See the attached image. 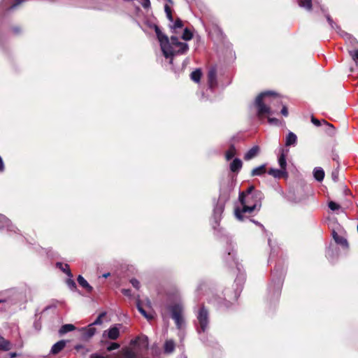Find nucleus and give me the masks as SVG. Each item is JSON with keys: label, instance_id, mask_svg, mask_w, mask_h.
Instances as JSON below:
<instances>
[{"label": "nucleus", "instance_id": "27", "mask_svg": "<svg viewBox=\"0 0 358 358\" xmlns=\"http://www.w3.org/2000/svg\"><path fill=\"white\" fill-rule=\"evenodd\" d=\"M94 326V325L92 323L88 325V327L85 329L84 335L85 338H90L95 334L96 329Z\"/></svg>", "mask_w": 358, "mask_h": 358}, {"label": "nucleus", "instance_id": "23", "mask_svg": "<svg viewBox=\"0 0 358 358\" xmlns=\"http://www.w3.org/2000/svg\"><path fill=\"white\" fill-rule=\"evenodd\" d=\"M313 176L315 179L319 182L323 180L324 178V171L321 167H316L313 170Z\"/></svg>", "mask_w": 358, "mask_h": 358}, {"label": "nucleus", "instance_id": "1", "mask_svg": "<svg viewBox=\"0 0 358 358\" xmlns=\"http://www.w3.org/2000/svg\"><path fill=\"white\" fill-rule=\"evenodd\" d=\"M224 241L226 243L227 248L222 254V260L226 266L231 268H235L237 272L234 281L236 287L234 290L229 288L225 289L223 291V297L214 296L210 299V301L217 304L220 307L229 308L237 301L242 292L245 281V273L242 264L238 262L236 257V253L231 238L227 236L224 238Z\"/></svg>", "mask_w": 358, "mask_h": 358}, {"label": "nucleus", "instance_id": "19", "mask_svg": "<svg viewBox=\"0 0 358 358\" xmlns=\"http://www.w3.org/2000/svg\"><path fill=\"white\" fill-rule=\"evenodd\" d=\"M296 141H297L296 135L294 133L289 131L287 134V135L286 136L285 145L287 147L292 146V145L294 146L296 144Z\"/></svg>", "mask_w": 358, "mask_h": 358}, {"label": "nucleus", "instance_id": "49", "mask_svg": "<svg viewBox=\"0 0 358 358\" xmlns=\"http://www.w3.org/2000/svg\"><path fill=\"white\" fill-rule=\"evenodd\" d=\"M311 122L314 125H315L317 127H319L321 124L320 121L319 120L316 119L314 116L311 117Z\"/></svg>", "mask_w": 358, "mask_h": 358}, {"label": "nucleus", "instance_id": "50", "mask_svg": "<svg viewBox=\"0 0 358 358\" xmlns=\"http://www.w3.org/2000/svg\"><path fill=\"white\" fill-rule=\"evenodd\" d=\"M206 286H207L206 284L204 282L199 284L196 289V292H201L203 289H206Z\"/></svg>", "mask_w": 358, "mask_h": 358}, {"label": "nucleus", "instance_id": "61", "mask_svg": "<svg viewBox=\"0 0 358 358\" xmlns=\"http://www.w3.org/2000/svg\"><path fill=\"white\" fill-rule=\"evenodd\" d=\"M185 358H186V357H185Z\"/></svg>", "mask_w": 358, "mask_h": 358}, {"label": "nucleus", "instance_id": "14", "mask_svg": "<svg viewBox=\"0 0 358 358\" xmlns=\"http://www.w3.org/2000/svg\"><path fill=\"white\" fill-rule=\"evenodd\" d=\"M7 228L9 231H13L17 233L19 231L17 227L12 224L10 220L8 219L5 215L0 214V229Z\"/></svg>", "mask_w": 358, "mask_h": 358}, {"label": "nucleus", "instance_id": "22", "mask_svg": "<svg viewBox=\"0 0 358 358\" xmlns=\"http://www.w3.org/2000/svg\"><path fill=\"white\" fill-rule=\"evenodd\" d=\"M78 284L86 289L88 292H92L93 290V287L88 283V282L81 275H79L77 278Z\"/></svg>", "mask_w": 358, "mask_h": 358}, {"label": "nucleus", "instance_id": "38", "mask_svg": "<svg viewBox=\"0 0 358 358\" xmlns=\"http://www.w3.org/2000/svg\"><path fill=\"white\" fill-rule=\"evenodd\" d=\"M106 315V311H103L102 313H101L98 317H96V319L92 323L94 325H101L102 323H103V317H104Z\"/></svg>", "mask_w": 358, "mask_h": 358}, {"label": "nucleus", "instance_id": "7", "mask_svg": "<svg viewBox=\"0 0 358 358\" xmlns=\"http://www.w3.org/2000/svg\"><path fill=\"white\" fill-rule=\"evenodd\" d=\"M167 309L171 314V317L174 320L176 328L182 330L185 327L184 317V307L181 303H176L169 305Z\"/></svg>", "mask_w": 358, "mask_h": 358}, {"label": "nucleus", "instance_id": "46", "mask_svg": "<svg viewBox=\"0 0 358 358\" xmlns=\"http://www.w3.org/2000/svg\"><path fill=\"white\" fill-rule=\"evenodd\" d=\"M130 282L132 285V286L135 287L136 289H138L140 288V282L137 279L132 278L130 280Z\"/></svg>", "mask_w": 358, "mask_h": 358}, {"label": "nucleus", "instance_id": "17", "mask_svg": "<svg viewBox=\"0 0 358 358\" xmlns=\"http://www.w3.org/2000/svg\"><path fill=\"white\" fill-rule=\"evenodd\" d=\"M268 173L275 178H280L287 175V171L281 168L280 169L271 168L268 171Z\"/></svg>", "mask_w": 358, "mask_h": 358}, {"label": "nucleus", "instance_id": "43", "mask_svg": "<svg viewBox=\"0 0 358 358\" xmlns=\"http://www.w3.org/2000/svg\"><path fill=\"white\" fill-rule=\"evenodd\" d=\"M16 302H17V300H14V299H12V300H1L0 299V303H4L6 305V307H9L11 305L16 303Z\"/></svg>", "mask_w": 358, "mask_h": 358}, {"label": "nucleus", "instance_id": "51", "mask_svg": "<svg viewBox=\"0 0 358 358\" xmlns=\"http://www.w3.org/2000/svg\"><path fill=\"white\" fill-rule=\"evenodd\" d=\"M280 113L283 116L287 117L288 115L287 108L285 106H283Z\"/></svg>", "mask_w": 358, "mask_h": 358}, {"label": "nucleus", "instance_id": "13", "mask_svg": "<svg viewBox=\"0 0 358 358\" xmlns=\"http://www.w3.org/2000/svg\"><path fill=\"white\" fill-rule=\"evenodd\" d=\"M208 85L209 89L213 90L217 85V69L215 66L210 67L208 72Z\"/></svg>", "mask_w": 358, "mask_h": 358}, {"label": "nucleus", "instance_id": "8", "mask_svg": "<svg viewBox=\"0 0 358 358\" xmlns=\"http://www.w3.org/2000/svg\"><path fill=\"white\" fill-rule=\"evenodd\" d=\"M196 322L195 323L198 334L205 333L209 328L208 310L202 306L196 312Z\"/></svg>", "mask_w": 358, "mask_h": 358}, {"label": "nucleus", "instance_id": "12", "mask_svg": "<svg viewBox=\"0 0 358 358\" xmlns=\"http://www.w3.org/2000/svg\"><path fill=\"white\" fill-rule=\"evenodd\" d=\"M121 326V324H116L112 326L108 330L103 331V336L111 340H116L120 336V327Z\"/></svg>", "mask_w": 358, "mask_h": 358}, {"label": "nucleus", "instance_id": "29", "mask_svg": "<svg viewBox=\"0 0 358 358\" xmlns=\"http://www.w3.org/2000/svg\"><path fill=\"white\" fill-rule=\"evenodd\" d=\"M201 69H197L191 73L190 78L194 82L199 83L201 80Z\"/></svg>", "mask_w": 358, "mask_h": 358}, {"label": "nucleus", "instance_id": "16", "mask_svg": "<svg viewBox=\"0 0 358 358\" xmlns=\"http://www.w3.org/2000/svg\"><path fill=\"white\" fill-rule=\"evenodd\" d=\"M259 152V147L258 145H254L250 148L244 155V159L246 161L251 160L258 155Z\"/></svg>", "mask_w": 358, "mask_h": 358}, {"label": "nucleus", "instance_id": "18", "mask_svg": "<svg viewBox=\"0 0 358 358\" xmlns=\"http://www.w3.org/2000/svg\"><path fill=\"white\" fill-rule=\"evenodd\" d=\"M266 173V165L262 164L257 167L254 168L251 171V176H262Z\"/></svg>", "mask_w": 358, "mask_h": 358}, {"label": "nucleus", "instance_id": "36", "mask_svg": "<svg viewBox=\"0 0 358 358\" xmlns=\"http://www.w3.org/2000/svg\"><path fill=\"white\" fill-rule=\"evenodd\" d=\"M192 33L187 28H185L183 31L182 38L185 41H189L192 38Z\"/></svg>", "mask_w": 358, "mask_h": 358}, {"label": "nucleus", "instance_id": "40", "mask_svg": "<svg viewBox=\"0 0 358 358\" xmlns=\"http://www.w3.org/2000/svg\"><path fill=\"white\" fill-rule=\"evenodd\" d=\"M323 122L327 127V134L329 136H334L335 134V129H334V126L331 124L327 122L325 120H323Z\"/></svg>", "mask_w": 358, "mask_h": 358}, {"label": "nucleus", "instance_id": "5", "mask_svg": "<svg viewBox=\"0 0 358 358\" xmlns=\"http://www.w3.org/2000/svg\"><path fill=\"white\" fill-rule=\"evenodd\" d=\"M285 268L276 266L271 273V281L268 287V294L271 300L278 299L281 294Z\"/></svg>", "mask_w": 358, "mask_h": 358}, {"label": "nucleus", "instance_id": "26", "mask_svg": "<svg viewBox=\"0 0 358 358\" xmlns=\"http://www.w3.org/2000/svg\"><path fill=\"white\" fill-rule=\"evenodd\" d=\"M11 349V343L0 336V350L8 351Z\"/></svg>", "mask_w": 358, "mask_h": 358}, {"label": "nucleus", "instance_id": "60", "mask_svg": "<svg viewBox=\"0 0 358 358\" xmlns=\"http://www.w3.org/2000/svg\"><path fill=\"white\" fill-rule=\"evenodd\" d=\"M167 1H168L170 3H171V4L173 3L172 0H167Z\"/></svg>", "mask_w": 358, "mask_h": 358}, {"label": "nucleus", "instance_id": "2", "mask_svg": "<svg viewBox=\"0 0 358 358\" xmlns=\"http://www.w3.org/2000/svg\"><path fill=\"white\" fill-rule=\"evenodd\" d=\"M155 31L159 41L161 50L166 59H170V64L173 63V57L176 55H183L189 50L186 42H180L177 36H172L169 39L163 34L157 25L154 26Z\"/></svg>", "mask_w": 358, "mask_h": 358}, {"label": "nucleus", "instance_id": "24", "mask_svg": "<svg viewBox=\"0 0 358 358\" xmlns=\"http://www.w3.org/2000/svg\"><path fill=\"white\" fill-rule=\"evenodd\" d=\"M175 350V343L173 340H168L164 345V352L166 354L172 353Z\"/></svg>", "mask_w": 358, "mask_h": 358}, {"label": "nucleus", "instance_id": "53", "mask_svg": "<svg viewBox=\"0 0 358 358\" xmlns=\"http://www.w3.org/2000/svg\"><path fill=\"white\" fill-rule=\"evenodd\" d=\"M251 222L255 223L256 225L259 226L263 230H265L264 227L258 221H255L254 220H250Z\"/></svg>", "mask_w": 358, "mask_h": 358}, {"label": "nucleus", "instance_id": "32", "mask_svg": "<svg viewBox=\"0 0 358 358\" xmlns=\"http://www.w3.org/2000/svg\"><path fill=\"white\" fill-rule=\"evenodd\" d=\"M57 266L62 269L64 273H66L69 277H72V273L69 269V266L68 264L63 265L62 263L58 262L57 263Z\"/></svg>", "mask_w": 358, "mask_h": 358}, {"label": "nucleus", "instance_id": "4", "mask_svg": "<svg viewBox=\"0 0 358 358\" xmlns=\"http://www.w3.org/2000/svg\"><path fill=\"white\" fill-rule=\"evenodd\" d=\"M252 198L248 200L243 194H239L238 199L241 208H236L234 211L235 217L239 221H243L246 217L244 214H251L254 211L259 212L262 207V201L264 199L263 193L257 190L253 192Z\"/></svg>", "mask_w": 358, "mask_h": 358}, {"label": "nucleus", "instance_id": "44", "mask_svg": "<svg viewBox=\"0 0 358 358\" xmlns=\"http://www.w3.org/2000/svg\"><path fill=\"white\" fill-rule=\"evenodd\" d=\"M331 178L334 182H337L338 180V167L335 169L331 172Z\"/></svg>", "mask_w": 358, "mask_h": 358}, {"label": "nucleus", "instance_id": "37", "mask_svg": "<svg viewBox=\"0 0 358 358\" xmlns=\"http://www.w3.org/2000/svg\"><path fill=\"white\" fill-rule=\"evenodd\" d=\"M137 309L148 320H151L153 317L150 315H148L144 308L141 306L139 302L137 303Z\"/></svg>", "mask_w": 358, "mask_h": 358}, {"label": "nucleus", "instance_id": "9", "mask_svg": "<svg viewBox=\"0 0 358 358\" xmlns=\"http://www.w3.org/2000/svg\"><path fill=\"white\" fill-rule=\"evenodd\" d=\"M26 0H1L0 2V19L10 14Z\"/></svg>", "mask_w": 358, "mask_h": 358}, {"label": "nucleus", "instance_id": "3", "mask_svg": "<svg viewBox=\"0 0 358 358\" xmlns=\"http://www.w3.org/2000/svg\"><path fill=\"white\" fill-rule=\"evenodd\" d=\"M282 104L281 98L274 92L266 91L260 93L255 101V106L257 108V115L262 118L264 115H273L276 110L273 106H278Z\"/></svg>", "mask_w": 358, "mask_h": 358}, {"label": "nucleus", "instance_id": "39", "mask_svg": "<svg viewBox=\"0 0 358 358\" xmlns=\"http://www.w3.org/2000/svg\"><path fill=\"white\" fill-rule=\"evenodd\" d=\"M164 10L166 15V17L168 20L170 21V22H173V17L171 13V9L168 5H165L164 6Z\"/></svg>", "mask_w": 358, "mask_h": 358}, {"label": "nucleus", "instance_id": "34", "mask_svg": "<svg viewBox=\"0 0 358 358\" xmlns=\"http://www.w3.org/2000/svg\"><path fill=\"white\" fill-rule=\"evenodd\" d=\"M326 256L327 257L331 262H333L335 259V257H336L338 256V252H336V253L334 252V250L331 248V247H329L327 250V252H326Z\"/></svg>", "mask_w": 358, "mask_h": 358}, {"label": "nucleus", "instance_id": "33", "mask_svg": "<svg viewBox=\"0 0 358 358\" xmlns=\"http://www.w3.org/2000/svg\"><path fill=\"white\" fill-rule=\"evenodd\" d=\"M254 186L249 187L245 192H241L239 194H243L246 196V199L248 201L252 199L253 195V192H255Z\"/></svg>", "mask_w": 358, "mask_h": 358}, {"label": "nucleus", "instance_id": "25", "mask_svg": "<svg viewBox=\"0 0 358 358\" xmlns=\"http://www.w3.org/2000/svg\"><path fill=\"white\" fill-rule=\"evenodd\" d=\"M278 164L282 169L286 171L287 169V161H286V155L284 152V150H281V153L278 157Z\"/></svg>", "mask_w": 358, "mask_h": 358}, {"label": "nucleus", "instance_id": "21", "mask_svg": "<svg viewBox=\"0 0 358 358\" xmlns=\"http://www.w3.org/2000/svg\"><path fill=\"white\" fill-rule=\"evenodd\" d=\"M66 342L64 341H59L52 345L50 352L53 355L58 354L64 348Z\"/></svg>", "mask_w": 358, "mask_h": 358}, {"label": "nucleus", "instance_id": "54", "mask_svg": "<svg viewBox=\"0 0 358 358\" xmlns=\"http://www.w3.org/2000/svg\"><path fill=\"white\" fill-rule=\"evenodd\" d=\"M122 293L125 296H130L131 295V290L130 289H122Z\"/></svg>", "mask_w": 358, "mask_h": 358}, {"label": "nucleus", "instance_id": "20", "mask_svg": "<svg viewBox=\"0 0 358 358\" xmlns=\"http://www.w3.org/2000/svg\"><path fill=\"white\" fill-rule=\"evenodd\" d=\"M242 161L238 158H235L230 164V171L234 173H238L242 168Z\"/></svg>", "mask_w": 358, "mask_h": 358}, {"label": "nucleus", "instance_id": "55", "mask_svg": "<svg viewBox=\"0 0 358 358\" xmlns=\"http://www.w3.org/2000/svg\"><path fill=\"white\" fill-rule=\"evenodd\" d=\"M13 31L14 34H19L20 32V29L19 27H13Z\"/></svg>", "mask_w": 358, "mask_h": 358}, {"label": "nucleus", "instance_id": "52", "mask_svg": "<svg viewBox=\"0 0 358 358\" xmlns=\"http://www.w3.org/2000/svg\"><path fill=\"white\" fill-rule=\"evenodd\" d=\"M4 169H5L4 163L3 162L1 157L0 156V173L3 172Z\"/></svg>", "mask_w": 358, "mask_h": 358}, {"label": "nucleus", "instance_id": "15", "mask_svg": "<svg viewBox=\"0 0 358 358\" xmlns=\"http://www.w3.org/2000/svg\"><path fill=\"white\" fill-rule=\"evenodd\" d=\"M332 237L335 242L341 245L342 247L347 248L348 247V243L345 238L343 236H339L336 231H332Z\"/></svg>", "mask_w": 358, "mask_h": 358}, {"label": "nucleus", "instance_id": "30", "mask_svg": "<svg viewBox=\"0 0 358 358\" xmlns=\"http://www.w3.org/2000/svg\"><path fill=\"white\" fill-rule=\"evenodd\" d=\"M236 148L231 145L225 153V157L227 161L231 159L236 155Z\"/></svg>", "mask_w": 358, "mask_h": 358}, {"label": "nucleus", "instance_id": "58", "mask_svg": "<svg viewBox=\"0 0 358 358\" xmlns=\"http://www.w3.org/2000/svg\"><path fill=\"white\" fill-rule=\"evenodd\" d=\"M10 357L13 358V357H15L17 356V353L16 352H11L10 354Z\"/></svg>", "mask_w": 358, "mask_h": 358}, {"label": "nucleus", "instance_id": "48", "mask_svg": "<svg viewBox=\"0 0 358 358\" xmlns=\"http://www.w3.org/2000/svg\"><path fill=\"white\" fill-rule=\"evenodd\" d=\"M268 122L271 124H278L279 122V120L275 117H268Z\"/></svg>", "mask_w": 358, "mask_h": 358}, {"label": "nucleus", "instance_id": "56", "mask_svg": "<svg viewBox=\"0 0 358 358\" xmlns=\"http://www.w3.org/2000/svg\"><path fill=\"white\" fill-rule=\"evenodd\" d=\"M288 200L291 201H293L294 203H298L300 201L299 200H296V199H293L291 198V196H288Z\"/></svg>", "mask_w": 358, "mask_h": 358}, {"label": "nucleus", "instance_id": "28", "mask_svg": "<svg viewBox=\"0 0 358 358\" xmlns=\"http://www.w3.org/2000/svg\"><path fill=\"white\" fill-rule=\"evenodd\" d=\"M298 3L301 8H303L308 11H310L312 9V0H299Z\"/></svg>", "mask_w": 358, "mask_h": 358}, {"label": "nucleus", "instance_id": "6", "mask_svg": "<svg viewBox=\"0 0 358 358\" xmlns=\"http://www.w3.org/2000/svg\"><path fill=\"white\" fill-rule=\"evenodd\" d=\"M119 348L120 345L118 343H112L107 347L106 351L92 354L90 358H144L141 354L130 348L122 349L117 355L110 352Z\"/></svg>", "mask_w": 358, "mask_h": 358}, {"label": "nucleus", "instance_id": "11", "mask_svg": "<svg viewBox=\"0 0 358 358\" xmlns=\"http://www.w3.org/2000/svg\"><path fill=\"white\" fill-rule=\"evenodd\" d=\"M227 199V197H223L222 195L220 196L219 201L216 203L213 209V227L215 229L216 227L219 225V222L222 218V214L224 208V201Z\"/></svg>", "mask_w": 358, "mask_h": 358}, {"label": "nucleus", "instance_id": "57", "mask_svg": "<svg viewBox=\"0 0 358 358\" xmlns=\"http://www.w3.org/2000/svg\"><path fill=\"white\" fill-rule=\"evenodd\" d=\"M110 273H106L103 274V275H102V276H103V278H108V276H110Z\"/></svg>", "mask_w": 358, "mask_h": 358}, {"label": "nucleus", "instance_id": "42", "mask_svg": "<svg viewBox=\"0 0 358 358\" xmlns=\"http://www.w3.org/2000/svg\"><path fill=\"white\" fill-rule=\"evenodd\" d=\"M66 285L71 290H76V284L75 281L71 278L68 279L66 280Z\"/></svg>", "mask_w": 358, "mask_h": 358}, {"label": "nucleus", "instance_id": "10", "mask_svg": "<svg viewBox=\"0 0 358 358\" xmlns=\"http://www.w3.org/2000/svg\"><path fill=\"white\" fill-rule=\"evenodd\" d=\"M325 16H326L327 20L328 23L329 24L330 27H331V29H335L338 34H340L341 36L344 37L345 41L348 43H350L352 46H353V47L357 46V45L358 44V42L356 40V38H355L351 35H350L348 33L343 31L341 29V28L334 22V20H332V18L328 13L325 14Z\"/></svg>", "mask_w": 358, "mask_h": 358}, {"label": "nucleus", "instance_id": "35", "mask_svg": "<svg viewBox=\"0 0 358 358\" xmlns=\"http://www.w3.org/2000/svg\"><path fill=\"white\" fill-rule=\"evenodd\" d=\"M183 27L182 21L180 18H177L176 21L173 20V24L170 25L171 29L176 30Z\"/></svg>", "mask_w": 358, "mask_h": 358}, {"label": "nucleus", "instance_id": "59", "mask_svg": "<svg viewBox=\"0 0 358 358\" xmlns=\"http://www.w3.org/2000/svg\"><path fill=\"white\" fill-rule=\"evenodd\" d=\"M143 338H144L145 342V345H148V337L145 336Z\"/></svg>", "mask_w": 358, "mask_h": 358}, {"label": "nucleus", "instance_id": "45", "mask_svg": "<svg viewBox=\"0 0 358 358\" xmlns=\"http://www.w3.org/2000/svg\"><path fill=\"white\" fill-rule=\"evenodd\" d=\"M138 1L144 8H149L150 7V0H138Z\"/></svg>", "mask_w": 358, "mask_h": 358}, {"label": "nucleus", "instance_id": "47", "mask_svg": "<svg viewBox=\"0 0 358 358\" xmlns=\"http://www.w3.org/2000/svg\"><path fill=\"white\" fill-rule=\"evenodd\" d=\"M350 55L352 57L353 60L358 61V50L349 51Z\"/></svg>", "mask_w": 358, "mask_h": 358}, {"label": "nucleus", "instance_id": "41", "mask_svg": "<svg viewBox=\"0 0 358 358\" xmlns=\"http://www.w3.org/2000/svg\"><path fill=\"white\" fill-rule=\"evenodd\" d=\"M328 206L332 211H335L341 208V206L339 204L332 201L328 203Z\"/></svg>", "mask_w": 358, "mask_h": 358}, {"label": "nucleus", "instance_id": "31", "mask_svg": "<svg viewBox=\"0 0 358 358\" xmlns=\"http://www.w3.org/2000/svg\"><path fill=\"white\" fill-rule=\"evenodd\" d=\"M75 329V326L71 324L63 325L59 329V334H64Z\"/></svg>", "mask_w": 358, "mask_h": 358}]
</instances>
